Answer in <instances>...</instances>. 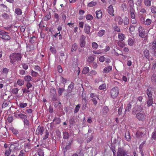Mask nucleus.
I'll return each instance as SVG.
<instances>
[{
    "mask_svg": "<svg viewBox=\"0 0 156 156\" xmlns=\"http://www.w3.org/2000/svg\"><path fill=\"white\" fill-rule=\"evenodd\" d=\"M143 106L136 105L133 108L132 113L136 115V118L139 121H144L146 118V115L144 112Z\"/></svg>",
    "mask_w": 156,
    "mask_h": 156,
    "instance_id": "obj_1",
    "label": "nucleus"
},
{
    "mask_svg": "<svg viewBox=\"0 0 156 156\" xmlns=\"http://www.w3.org/2000/svg\"><path fill=\"white\" fill-rule=\"evenodd\" d=\"M117 154V156H129L128 151L120 146L118 149Z\"/></svg>",
    "mask_w": 156,
    "mask_h": 156,
    "instance_id": "obj_2",
    "label": "nucleus"
},
{
    "mask_svg": "<svg viewBox=\"0 0 156 156\" xmlns=\"http://www.w3.org/2000/svg\"><path fill=\"white\" fill-rule=\"evenodd\" d=\"M21 58L20 55L19 53L13 54L10 56V61L12 63H14L16 61L20 60Z\"/></svg>",
    "mask_w": 156,
    "mask_h": 156,
    "instance_id": "obj_3",
    "label": "nucleus"
},
{
    "mask_svg": "<svg viewBox=\"0 0 156 156\" xmlns=\"http://www.w3.org/2000/svg\"><path fill=\"white\" fill-rule=\"evenodd\" d=\"M119 89L118 87H115L112 88L110 90V94L112 98H115L119 94Z\"/></svg>",
    "mask_w": 156,
    "mask_h": 156,
    "instance_id": "obj_4",
    "label": "nucleus"
},
{
    "mask_svg": "<svg viewBox=\"0 0 156 156\" xmlns=\"http://www.w3.org/2000/svg\"><path fill=\"white\" fill-rule=\"evenodd\" d=\"M14 116L17 119H23L26 118H27V116L21 113L19 110H17L14 113Z\"/></svg>",
    "mask_w": 156,
    "mask_h": 156,
    "instance_id": "obj_5",
    "label": "nucleus"
},
{
    "mask_svg": "<svg viewBox=\"0 0 156 156\" xmlns=\"http://www.w3.org/2000/svg\"><path fill=\"white\" fill-rule=\"evenodd\" d=\"M0 38L6 41L9 40L10 38V37L8 35V33L5 31L4 34L1 35Z\"/></svg>",
    "mask_w": 156,
    "mask_h": 156,
    "instance_id": "obj_6",
    "label": "nucleus"
},
{
    "mask_svg": "<svg viewBox=\"0 0 156 156\" xmlns=\"http://www.w3.org/2000/svg\"><path fill=\"white\" fill-rule=\"evenodd\" d=\"M107 11L109 14L112 16H114V9L112 5H110L108 8Z\"/></svg>",
    "mask_w": 156,
    "mask_h": 156,
    "instance_id": "obj_7",
    "label": "nucleus"
},
{
    "mask_svg": "<svg viewBox=\"0 0 156 156\" xmlns=\"http://www.w3.org/2000/svg\"><path fill=\"white\" fill-rule=\"evenodd\" d=\"M139 36L143 38L145 36V30L142 28L141 27H139L138 29Z\"/></svg>",
    "mask_w": 156,
    "mask_h": 156,
    "instance_id": "obj_8",
    "label": "nucleus"
},
{
    "mask_svg": "<svg viewBox=\"0 0 156 156\" xmlns=\"http://www.w3.org/2000/svg\"><path fill=\"white\" fill-rule=\"evenodd\" d=\"M143 129L142 128H140L138 130L136 133V136L137 138H139L144 134Z\"/></svg>",
    "mask_w": 156,
    "mask_h": 156,
    "instance_id": "obj_9",
    "label": "nucleus"
},
{
    "mask_svg": "<svg viewBox=\"0 0 156 156\" xmlns=\"http://www.w3.org/2000/svg\"><path fill=\"white\" fill-rule=\"evenodd\" d=\"M7 131L6 129L3 127L0 129V136L3 137L6 135V132Z\"/></svg>",
    "mask_w": 156,
    "mask_h": 156,
    "instance_id": "obj_10",
    "label": "nucleus"
},
{
    "mask_svg": "<svg viewBox=\"0 0 156 156\" xmlns=\"http://www.w3.org/2000/svg\"><path fill=\"white\" fill-rule=\"evenodd\" d=\"M84 30L85 33L89 34L90 30V27L87 24H86L84 27Z\"/></svg>",
    "mask_w": 156,
    "mask_h": 156,
    "instance_id": "obj_11",
    "label": "nucleus"
},
{
    "mask_svg": "<svg viewBox=\"0 0 156 156\" xmlns=\"http://www.w3.org/2000/svg\"><path fill=\"white\" fill-rule=\"evenodd\" d=\"M115 20L118 22V24L119 25H122L123 22V20L119 16H116L115 17Z\"/></svg>",
    "mask_w": 156,
    "mask_h": 156,
    "instance_id": "obj_12",
    "label": "nucleus"
},
{
    "mask_svg": "<svg viewBox=\"0 0 156 156\" xmlns=\"http://www.w3.org/2000/svg\"><path fill=\"white\" fill-rule=\"evenodd\" d=\"M44 128L41 127L40 126H38L36 130L37 133V134H40L42 135L44 131Z\"/></svg>",
    "mask_w": 156,
    "mask_h": 156,
    "instance_id": "obj_13",
    "label": "nucleus"
},
{
    "mask_svg": "<svg viewBox=\"0 0 156 156\" xmlns=\"http://www.w3.org/2000/svg\"><path fill=\"white\" fill-rule=\"evenodd\" d=\"M112 70V67L111 66H108L106 67L103 69V73H108Z\"/></svg>",
    "mask_w": 156,
    "mask_h": 156,
    "instance_id": "obj_14",
    "label": "nucleus"
},
{
    "mask_svg": "<svg viewBox=\"0 0 156 156\" xmlns=\"http://www.w3.org/2000/svg\"><path fill=\"white\" fill-rule=\"evenodd\" d=\"M125 139L128 141H130V136L129 132H126L125 133Z\"/></svg>",
    "mask_w": 156,
    "mask_h": 156,
    "instance_id": "obj_15",
    "label": "nucleus"
},
{
    "mask_svg": "<svg viewBox=\"0 0 156 156\" xmlns=\"http://www.w3.org/2000/svg\"><path fill=\"white\" fill-rule=\"evenodd\" d=\"M96 14L97 18L98 19H100L102 17V14L101 10H97L96 12Z\"/></svg>",
    "mask_w": 156,
    "mask_h": 156,
    "instance_id": "obj_16",
    "label": "nucleus"
},
{
    "mask_svg": "<svg viewBox=\"0 0 156 156\" xmlns=\"http://www.w3.org/2000/svg\"><path fill=\"white\" fill-rule=\"evenodd\" d=\"M131 108V105L130 103L127 104L126 107L124 112L125 114H126L127 112H129Z\"/></svg>",
    "mask_w": 156,
    "mask_h": 156,
    "instance_id": "obj_17",
    "label": "nucleus"
},
{
    "mask_svg": "<svg viewBox=\"0 0 156 156\" xmlns=\"http://www.w3.org/2000/svg\"><path fill=\"white\" fill-rule=\"evenodd\" d=\"M130 14L132 18H135V10L132 7H131V8L130 9Z\"/></svg>",
    "mask_w": 156,
    "mask_h": 156,
    "instance_id": "obj_18",
    "label": "nucleus"
},
{
    "mask_svg": "<svg viewBox=\"0 0 156 156\" xmlns=\"http://www.w3.org/2000/svg\"><path fill=\"white\" fill-rule=\"evenodd\" d=\"M74 84L73 82H71V83L69 85L68 87V91L69 92H71L73 88Z\"/></svg>",
    "mask_w": 156,
    "mask_h": 156,
    "instance_id": "obj_19",
    "label": "nucleus"
},
{
    "mask_svg": "<svg viewBox=\"0 0 156 156\" xmlns=\"http://www.w3.org/2000/svg\"><path fill=\"white\" fill-rule=\"evenodd\" d=\"M19 144L18 143L12 144L10 146V148L11 149H16L18 148Z\"/></svg>",
    "mask_w": 156,
    "mask_h": 156,
    "instance_id": "obj_20",
    "label": "nucleus"
},
{
    "mask_svg": "<svg viewBox=\"0 0 156 156\" xmlns=\"http://www.w3.org/2000/svg\"><path fill=\"white\" fill-rule=\"evenodd\" d=\"M146 93L148 98H152V92L151 91L150 89H147Z\"/></svg>",
    "mask_w": 156,
    "mask_h": 156,
    "instance_id": "obj_21",
    "label": "nucleus"
},
{
    "mask_svg": "<svg viewBox=\"0 0 156 156\" xmlns=\"http://www.w3.org/2000/svg\"><path fill=\"white\" fill-rule=\"evenodd\" d=\"M30 144L29 143H25L24 145L25 148V151H29L30 147Z\"/></svg>",
    "mask_w": 156,
    "mask_h": 156,
    "instance_id": "obj_22",
    "label": "nucleus"
},
{
    "mask_svg": "<svg viewBox=\"0 0 156 156\" xmlns=\"http://www.w3.org/2000/svg\"><path fill=\"white\" fill-rule=\"evenodd\" d=\"M153 103V98H148V100L147 101V105L148 107H150L152 105Z\"/></svg>",
    "mask_w": 156,
    "mask_h": 156,
    "instance_id": "obj_23",
    "label": "nucleus"
},
{
    "mask_svg": "<svg viewBox=\"0 0 156 156\" xmlns=\"http://www.w3.org/2000/svg\"><path fill=\"white\" fill-rule=\"evenodd\" d=\"M24 79L26 81L29 82L32 80V78L30 76L27 75L24 77Z\"/></svg>",
    "mask_w": 156,
    "mask_h": 156,
    "instance_id": "obj_24",
    "label": "nucleus"
},
{
    "mask_svg": "<svg viewBox=\"0 0 156 156\" xmlns=\"http://www.w3.org/2000/svg\"><path fill=\"white\" fill-rule=\"evenodd\" d=\"M144 3L147 6H150L151 5V1L150 0H144Z\"/></svg>",
    "mask_w": 156,
    "mask_h": 156,
    "instance_id": "obj_25",
    "label": "nucleus"
},
{
    "mask_svg": "<svg viewBox=\"0 0 156 156\" xmlns=\"http://www.w3.org/2000/svg\"><path fill=\"white\" fill-rule=\"evenodd\" d=\"M118 37L119 40L121 41H122L124 39L125 35L122 33H119L118 35Z\"/></svg>",
    "mask_w": 156,
    "mask_h": 156,
    "instance_id": "obj_26",
    "label": "nucleus"
},
{
    "mask_svg": "<svg viewBox=\"0 0 156 156\" xmlns=\"http://www.w3.org/2000/svg\"><path fill=\"white\" fill-rule=\"evenodd\" d=\"M89 71V68L88 67H85L83 68L82 71V73L83 74H86Z\"/></svg>",
    "mask_w": 156,
    "mask_h": 156,
    "instance_id": "obj_27",
    "label": "nucleus"
},
{
    "mask_svg": "<svg viewBox=\"0 0 156 156\" xmlns=\"http://www.w3.org/2000/svg\"><path fill=\"white\" fill-rule=\"evenodd\" d=\"M97 4L96 2L92 1L89 3L87 5V6L91 7Z\"/></svg>",
    "mask_w": 156,
    "mask_h": 156,
    "instance_id": "obj_28",
    "label": "nucleus"
},
{
    "mask_svg": "<svg viewBox=\"0 0 156 156\" xmlns=\"http://www.w3.org/2000/svg\"><path fill=\"white\" fill-rule=\"evenodd\" d=\"M108 107L107 106H105L103 108L102 112L105 115L108 112Z\"/></svg>",
    "mask_w": 156,
    "mask_h": 156,
    "instance_id": "obj_29",
    "label": "nucleus"
},
{
    "mask_svg": "<svg viewBox=\"0 0 156 156\" xmlns=\"http://www.w3.org/2000/svg\"><path fill=\"white\" fill-rule=\"evenodd\" d=\"M105 33V31L104 30H101L99 31L98 35V36L101 37Z\"/></svg>",
    "mask_w": 156,
    "mask_h": 156,
    "instance_id": "obj_30",
    "label": "nucleus"
},
{
    "mask_svg": "<svg viewBox=\"0 0 156 156\" xmlns=\"http://www.w3.org/2000/svg\"><path fill=\"white\" fill-rule=\"evenodd\" d=\"M144 56L147 58H149V51L148 50H146L144 51Z\"/></svg>",
    "mask_w": 156,
    "mask_h": 156,
    "instance_id": "obj_31",
    "label": "nucleus"
},
{
    "mask_svg": "<svg viewBox=\"0 0 156 156\" xmlns=\"http://www.w3.org/2000/svg\"><path fill=\"white\" fill-rule=\"evenodd\" d=\"M17 83L19 85L22 86L24 84V81L22 80L19 79L17 80Z\"/></svg>",
    "mask_w": 156,
    "mask_h": 156,
    "instance_id": "obj_32",
    "label": "nucleus"
},
{
    "mask_svg": "<svg viewBox=\"0 0 156 156\" xmlns=\"http://www.w3.org/2000/svg\"><path fill=\"white\" fill-rule=\"evenodd\" d=\"M15 12L18 15H20L22 13L21 10L19 8H16L15 9Z\"/></svg>",
    "mask_w": 156,
    "mask_h": 156,
    "instance_id": "obj_33",
    "label": "nucleus"
},
{
    "mask_svg": "<svg viewBox=\"0 0 156 156\" xmlns=\"http://www.w3.org/2000/svg\"><path fill=\"white\" fill-rule=\"evenodd\" d=\"M128 45L130 46H133L134 43V42L133 39L131 38H129L128 41Z\"/></svg>",
    "mask_w": 156,
    "mask_h": 156,
    "instance_id": "obj_34",
    "label": "nucleus"
},
{
    "mask_svg": "<svg viewBox=\"0 0 156 156\" xmlns=\"http://www.w3.org/2000/svg\"><path fill=\"white\" fill-rule=\"evenodd\" d=\"M152 138L154 140H156V128H155L151 135Z\"/></svg>",
    "mask_w": 156,
    "mask_h": 156,
    "instance_id": "obj_35",
    "label": "nucleus"
},
{
    "mask_svg": "<svg viewBox=\"0 0 156 156\" xmlns=\"http://www.w3.org/2000/svg\"><path fill=\"white\" fill-rule=\"evenodd\" d=\"M50 94L53 96H55L56 95V91L55 89L52 88L50 90Z\"/></svg>",
    "mask_w": 156,
    "mask_h": 156,
    "instance_id": "obj_36",
    "label": "nucleus"
},
{
    "mask_svg": "<svg viewBox=\"0 0 156 156\" xmlns=\"http://www.w3.org/2000/svg\"><path fill=\"white\" fill-rule=\"evenodd\" d=\"M81 105L80 104H78L76 107L74 109V113H76L79 111L80 108V107Z\"/></svg>",
    "mask_w": 156,
    "mask_h": 156,
    "instance_id": "obj_37",
    "label": "nucleus"
},
{
    "mask_svg": "<svg viewBox=\"0 0 156 156\" xmlns=\"http://www.w3.org/2000/svg\"><path fill=\"white\" fill-rule=\"evenodd\" d=\"M77 48V45L76 43L73 44L71 48L72 52H73L74 51H76Z\"/></svg>",
    "mask_w": 156,
    "mask_h": 156,
    "instance_id": "obj_38",
    "label": "nucleus"
},
{
    "mask_svg": "<svg viewBox=\"0 0 156 156\" xmlns=\"http://www.w3.org/2000/svg\"><path fill=\"white\" fill-rule=\"evenodd\" d=\"M90 97L92 99H96V98H98V96L95 94L91 93L90 95Z\"/></svg>",
    "mask_w": 156,
    "mask_h": 156,
    "instance_id": "obj_39",
    "label": "nucleus"
},
{
    "mask_svg": "<svg viewBox=\"0 0 156 156\" xmlns=\"http://www.w3.org/2000/svg\"><path fill=\"white\" fill-rule=\"evenodd\" d=\"M106 87V86L105 83H103L98 88L101 90H102L105 89Z\"/></svg>",
    "mask_w": 156,
    "mask_h": 156,
    "instance_id": "obj_40",
    "label": "nucleus"
},
{
    "mask_svg": "<svg viewBox=\"0 0 156 156\" xmlns=\"http://www.w3.org/2000/svg\"><path fill=\"white\" fill-rule=\"evenodd\" d=\"M63 138L65 139H68L69 137V133L66 132H63Z\"/></svg>",
    "mask_w": 156,
    "mask_h": 156,
    "instance_id": "obj_41",
    "label": "nucleus"
},
{
    "mask_svg": "<svg viewBox=\"0 0 156 156\" xmlns=\"http://www.w3.org/2000/svg\"><path fill=\"white\" fill-rule=\"evenodd\" d=\"M65 91L64 88H59L58 89V93L59 96H61L62 93Z\"/></svg>",
    "mask_w": 156,
    "mask_h": 156,
    "instance_id": "obj_42",
    "label": "nucleus"
},
{
    "mask_svg": "<svg viewBox=\"0 0 156 156\" xmlns=\"http://www.w3.org/2000/svg\"><path fill=\"white\" fill-rule=\"evenodd\" d=\"M152 70L154 72L156 71V60H155L153 63Z\"/></svg>",
    "mask_w": 156,
    "mask_h": 156,
    "instance_id": "obj_43",
    "label": "nucleus"
},
{
    "mask_svg": "<svg viewBox=\"0 0 156 156\" xmlns=\"http://www.w3.org/2000/svg\"><path fill=\"white\" fill-rule=\"evenodd\" d=\"M97 74L96 71L94 70H93L90 71L88 74V75L90 76H95Z\"/></svg>",
    "mask_w": 156,
    "mask_h": 156,
    "instance_id": "obj_44",
    "label": "nucleus"
},
{
    "mask_svg": "<svg viewBox=\"0 0 156 156\" xmlns=\"http://www.w3.org/2000/svg\"><path fill=\"white\" fill-rule=\"evenodd\" d=\"M50 50L53 54H55L56 53V50L54 47H50Z\"/></svg>",
    "mask_w": 156,
    "mask_h": 156,
    "instance_id": "obj_45",
    "label": "nucleus"
},
{
    "mask_svg": "<svg viewBox=\"0 0 156 156\" xmlns=\"http://www.w3.org/2000/svg\"><path fill=\"white\" fill-rule=\"evenodd\" d=\"M27 103H20L19 104V107L21 108H24L27 106Z\"/></svg>",
    "mask_w": 156,
    "mask_h": 156,
    "instance_id": "obj_46",
    "label": "nucleus"
},
{
    "mask_svg": "<svg viewBox=\"0 0 156 156\" xmlns=\"http://www.w3.org/2000/svg\"><path fill=\"white\" fill-rule=\"evenodd\" d=\"M11 152V150L10 148H9L7 150L5 151V156H9Z\"/></svg>",
    "mask_w": 156,
    "mask_h": 156,
    "instance_id": "obj_47",
    "label": "nucleus"
},
{
    "mask_svg": "<svg viewBox=\"0 0 156 156\" xmlns=\"http://www.w3.org/2000/svg\"><path fill=\"white\" fill-rule=\"evenodd\" d=\"M152 21L150 19H147L145 21H144V24L145 25H149L151 24Z\"/></svg>",
    "mask_w": 156,
    "mask_h": 156,
    "instance_id": "obj_48",
    "label": "nucleus"
},
{
    "mask_svg": "<svg viewBox=\"0 0 156 156\" xmlns=\"http://www.w3.org/2000/svg\"><path fill=\"white\" fill-rule=\"evenodd\" d=\"M151 12L153 13H156V6H153L151 8Z\"/></svg>",
    "mask_w": 156,
    "mask_h": 156,
    "instance_id": "obj_49",
    "label": "nucleus"
},
{
    "mask_svg": "<svg viewBox=\"0 0 156 156\" xmlns=\"http://www.w3.org/2000/svg\"><path fill=\"white\" fill-rule=\"evenodd\" d=\"M92 45L93 48L94 49H97L98 46V44L95 42H93Z\"/></svg>",
    "mask_w": 156,
    "mask_h": 156,
    "instance_id": "obj_50",
    "label": "nucleus"
},
{
    "mask_svg": "<svg viewBox=\"0 0 156 156\" xmlns=\"http://www.w3.org/2000/svg\"><path fill=\"white\" fill-rule=\"evenodd\" d=\"M31 74L32 76L36 77L38 75V73L34 71L33 70L31 71Z\"/></svg>",
    "mask_w": 156,
    "mask_h": 156,
    "instance_id": "obj_51",
    "label": "nucleus"
},
{
    "mask_svg": "<svg viewBox=\"0 0 156 156\" xmlns=\"http://www.w3.org/2000/svg\"><path fill=\"white\" fill-rule=\"evenodd\" d=\"M94 60V58L92 56H90L87 59V61L89 63L92 62Z\"/></svg>",
    "mask_w": 156,
    "mask_h": 156,
    "instance_id": "obj_52",
    "label": "nucleus"
},
{
    "mask_svg": "<svg viewBox=\"0 0 156 156\" xmlns=\"http://www.w3.org/2000/svg\"><path fill=\"white\" fill-rule=\"evenodd\" d=\"M128 3L130 7H132L134 5V2L133 0H127Z\"/></svg>",
    "mask_w": 156,
    "mask_h": 156,
    "instance_id": "obj_53",
    "label": "nucleus"
},
{
    "mask_svg": "<svg viewBox=\"0 0 156 156\" xmlns=\"http://www.w3.org/2000/svg\"><path fill=\"white\" fill-rule=\"evenodd\" d=\"M86 19L88 20H91L93 19V17L90 14L87 15L86 16Z\"/></svg>",
    "mask_w": 156,
    "mask_h": 156,
    "instance_id": "obj_54",
    "label": "nucleus"
},
{
    "mask_svg": "<svg viewBox=\"0 0 156 156\" xmlns=\"http://www.w3.org/2000/svg\"><path fill=\"white\" fill-rule=\"evenodd\" d=\"M123 108V106L122 105V106H120L118 109V114L119 115L122 114Z\"/></svg>",
    "mask_w": 156,
    "mask_h": 156,
    "instance_id": "obj_55",
    "label": "nucleus"
},
{
    "mask_svg": "<svg viewBox=\"0 0 156 156\" xmlns=\"http://www.w3.org/2000/svg\"><path fill=\"white\" fill-rule=\"evenodd\" d=\"M114 30L117 32H119L120 31V28L117 26H115L113 27Z\"/></svg>",
    "mask_w": 156,
    "mask_h": 156,
    "instance_id": "obj_56",
    "label": "nucleus"
},
{
    "mask_svg": "<svg viewBox=\"0 0 156 156\" xmlns=\"http://www.w3.org/2000/svg\"><path fill=\"white\" fill-rule=\"evenodd\" d=\"M38 154L39 156H44V152L42 150L40 149L38 150Z\"/></svg>",
    "mask_w": 156,
    "mask_h": 156,
    "instance_id": "obj_57",
    "label": "nucleus"
},
{
    "mask_svg": "<svg viewBox=\"0 0 156 156\" xmlns=\"http://www.w3.org/2000/svg\"><path fill=\"white\" fill-rule=\"evenodd\" d=\"M19 91V89L18 88H13L12 89L11 91L14 94H16Z\"/></svg>",
    "mask_w": 156,
    "mask_h": 156,
    "instance_id": "obj_58",
    "label": "nucleus"
},
{
    "mask_svg": "<svg viewBox=\"0 0 156 156\" xmlns=\"http://www.w3.org/2000/svg\"><path fill=\"white\" fill-rule=\"evenodd\" d=\"M80 46L81 47H84L86 42L85 41H80Z\"/></svg>",
    "mask_w": 156,
    "mask_h": 156,
    "instance_id": "obj_59",
    "label": "nucleus"
},
{
    "mask_svg": "<svg viewBox=\"0 0 156 156\" xmlns=\"http://www.w3.org/2000/svg\"><path fill=\"white\" fill-rule=\"evenodd\" d=\"M129 22V19H128L126 17L124 20V24L125 25H127L128 24Z\"/></svg>",
    "mask_w": 156,
    "mask_h": 156,
    "instance_id": "obj_60",
    "label": "nucleus"
},
{
    "mask_svg": "<svg viewBox=\"0 0 156 156\" xmlns=\"http://www.w3.org/2000/svg\"><path fill=\"white\" fill-rule=\"evenodd\" d=\"M23 120L24 124L26 125H28L29 124V122L28 120L27 119V118L24 119Z\"/></svg>",
    "mask_w": 156,
    "mask_h": 156,
    "instance_id": "obj_61",
    "label": "nucleus"
},
{
    "mask_svg": "<svg viewBox=\"0 0 156 156\" xmlns=\"http://www.w3.org/2000/svg\"><path fill=\"white\" fill-rule=\"evenodd\" d=\"M9 71V69L6 68H4L3 69L2 74H7Z\"/></svg>",
    "mask_w": 156,
    "mask_h": 156,
    "instance_id": "obj_62",
    "label": "nucleus"
},
{
    "mask_svg": "<svg viewBox=\"0 0 156 156\" xmlns=\"http://www.w3.org/2000/svg\"><path fill=\"white\" fill-rule=\"evenodd\" d=\"M57 69L59 73H61L62 72L63 70L60 66H57Z\"/></svg>",
    "mask_w": 156,
    "mask_h": 156,
    "instance_id": "obj_63",
    "label": "nucleus"
},
{
    "mask_svg": "<svg viewBox=\"0 0 156 156\" xmlns=\"http://www.w3.org/2000/svg\"><path fill=\"white\" fill-rule=\"evenodd\" d=\"M23 92V93H27L30 92V90L26 88H24L22 89Z\"/></svg>",
    "mask_w": 156,
    "mask_h": 156,
    "instance_id": "obj_64",
    "label": "nucleus"
}]
</instances>
